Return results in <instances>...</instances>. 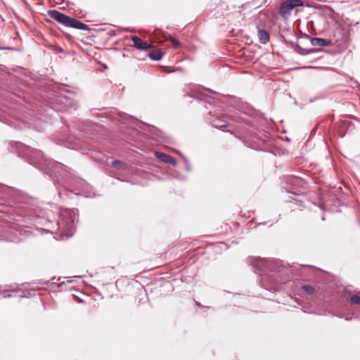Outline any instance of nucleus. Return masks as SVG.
I'll list each match as a JSON object with an SVG mask.
<instances>
[{
	"mask_svg": "<svg viewBox=\"0 0 360 360\" xmlns=\"http://www.w3.org/2000/svg\"><path fill=\"white\" fill-rule=\"evenodd\" d=\"M112 165L120 170H124L126 168L125 164L120 160L112 161Z\"/></svg>",
	"mask_w": 360,
	"mask_h": 360,
	"instance_id": "1a4fd4ad",
	"label": "nucleus"
},
{
	"mask_svg": "<svg viewBox=\"0 0 360 360\" xmlns=\"http://www.w3.org/2000/svg\"><path fill=\"white\" fill-rule=\"evenodd\" d=\"M68 27L75 28L80 30H89L87 25L71 17Z\"/></svg>",
	"mask_w": 360,
	"mask_h": 360,
	"instance_id": "39448f33",
	"label": "nucleus"
},
{
	"mask_svg": "<svg viewBox=\"0 0 360 360\" xmlns=\"http://www.w3.org/2000/svg\"><path fill=\"white\" fill-rule=\"evenodd\" d=\"M214 127L217 129H221L222 128L224 127H229V124L225 122V121H222V120H217L214 124Z\"/></svg>",
	"mask_w": 360,
	"mask_h": 360,
	"instance_id": "f8f14e48",
	"label": "nucleus"
},
{
	"mask_svg": "<svg viewBox=\"0 0 360 360\" xmlns=\"http://www.w3.org/2000/svg\"><path fill=\"white\" fill-rule=\"evenodd\" d=\"M257 36L259 42L263 44H266L269 42L270 39L269 33L266 30L262 29L258 30Z\"/></svg>",
	"mask_w": 360,
	"mask_h": 360,
	"instance_id": "6e6552de",
	"label": "nucleus"
},
{
	"mask_svg": "<svg viewBox=\"0 0 360 360\" xmlns=\"http://www.w3.org/2000/svg\"><path fill=\"white\" fill-rule=\"evenodd\" d=\"M134 45L135 47L140 50H147L150 48V45L146 42L143 41L140 38L136 36H134L131 38Z\"/></svg>",
	"mask_w": 360,
	"mask_h": 360,
	"instance_id": "0eeeda50",
	"label": "nucleus"
},
{
	"mask_svg": "<svg viewBox=\"0 0 360 360\" xmlns=\"http://www.w3.org/2000/svg\"><path fill=\"white\" fill-rule=\"evenodd\" d=\"M56 226L58 227L59 226V224L58 222L56 224Z\"/></svg>",
	"mask_w": 360,
	"mask_h": 360,
	"instance_id": "6ab92c4d",
	"label": "nucleus"
},
{
	"mask_svg": "<svg viewBox=\"0 0 360 360\" xmlns=\"http://www.w3.org/2000/svg\"><path fill=\"white\" fill-rule=\"evenodd\" d=\"M311 44L314 46H328L332 44L331 39H326L318 37L311 38Z\"/></svg>",
	"mask_w": 360,
	"mask_h": 360,
	"instance_id": "20e7f679",
	"label": "nucleus"
},
{
	"mask_svg": "<svg viewBox=\"0 0 360 360\" xmlns=\"http://www.w3.org/2000/svg\"><path fill=\"white\" fill-rule=\"evenodd\" d=\"M290 5L292 9L302 6L303 5V2L301 0H287Z\"/></svg>",
	"mask_w": 360,
	"mask_h": 360,
	"instance_id": "9d476101",
	"label": "nucleus"
},
{
	"mask_svg": "<svg viewBox=\"0 0 360 360\" xmlns=\"http://www.w3.org/2000/svg\"><path fill=\"white\" fill-rule=\"evenodd\" d=\"M11 297V294H9V293L4 292V293L3 294V297H4V298H8V297Z\"/></svg>",
	"mask_w": 360,
	"mask_h": 360,
	"instance_id": "a211bd4d",
	"label": "nucleus"
},
{
	"mask_svg": "<svg viewBox=\"0 0 360 360\" xmlns=\"http://www.w3.org/2000/svg\"><path fill=\"white\" fill-rule=\"evenodd\" d=\"M44 165H46L47 166H49V164H51V165H54V167H62V166H63L62 165H60V164H59V163H56V162H51V161L48 160H46V159H44Z\"/></svg>",
	"mask_w": 360,
	"mask_h": 360,
	"instance_id": "dca6fc26",
	"label": "nucleus"
},
{
	"mask_svg": "<svg viewBox=\"0 0 360 360\" xmlns=\"http://www.w3.org/2000/svg\"><path fill=\"white\" fill-rule=\"evenodd\" d=\"M302 289L309 295H312L315 292V288L313 286L309 285H303Z\"/></svg>",
	"mask_w": 360,
	"mask_h": 360,
	"instance_id": "4468645a",
	"label": "nucleus"
},
{
	"mask_svg": "<svg viewBox=\"0 0 360 360\" xmlns=\"http://www.w3.org/2000/svg\"><path fill=\"white\" fill-rule=\"evenodd\" d=\"M168 39H169V41L172 42L173 46L174 48H177L180 45V42L179 41V40H177L176 39H175L174 37H172V36H169Z\"/></svg>",
	"mask_w": 360,
	"mask_h": 360,
	"instance_id": "2eb2a0df",
	"label": "nucleus"
},
{
	"mask_svg": "<svg viewBox=\"0 0 360 360\" xmlns=\"http://www.w3.org/2000/svg\"><path fill=\"white\" fill-rule=\"evenodd\" d=\"M253 265L255 266V272L262 277V287L269 290H275L270 285L277 282V279L274 274L269 275V273L281 271V266L279 262L258 257L254 259Z\"/></svg>",
	"mask_w": 360,
	"mask_h": 360,
	"instance_id": "f257e3e1",
	"label": "nucleus"
},
{
	"mask_svg": "<svg viewBox=\"0 0 360 360\" xmlns=\"http://www.w3.org/2000/svg\"><path fill=\"white\" fill-rule=\"evenodd\" d=\"M48 15L52 19H54L57 22L65 25L68 26L70 22V17L62 13L61 12L57 10H50L48 11Z\"/></svg>",
	"mask_w": 360,
	"mask_h": 360,
	"instance_id": "f03ea898",
	"label": "nucleus"
},
{
	"mask_svg": "<svg viewBox=\"0 0 360 360\" xmlns=\"http://www.w3.org/2000/svg\"><path fill=\"white\" fill-rule=\"evenodd\" d=\"M155 156L160 160L165 163H169L173 166L176 165V160L172 156L161 152H156Z\"/></svg>",
	"mask_w": 360,
	"mask_h": 360,
	"instance_id": "7ed1b4c3",
	"label": "nucleus"
},
{
	"mask_svg": "<svg viewBox=\"0 0 360 360\" xmlns=\"http://www.w3.org/2000/svg\"><path fill=\"white\" fill-rule=\"evenodd\" d=\"M314 51V49H311L309 50L302 49V51L300 52L302 54H307L310 53H313Z\"/></svg>",
	"mask_w": 360,
	"mask_h": 360,
	"instance_id": "f3484780",
	"label": "nucleus"
},
{
	"mask_svg": "<svg viewBox=\"0 0 360 360\" xmlns=\"http://www.w3.org/2000/svg\"><path fill=\"white\" fill-rule=\"evenodd\" d=\"M292 9L288 1L283 2L279 8V13L283 18H287Z\"/></svg>",
	"mask_w": 360,
	"mask_h": 360,
	"instance_id": "423d86ee",
	"label": "nucleus"
},
{
	"mask_svg": "<svg viewBox=\"0 0 360 360\" xmlns=\"http://www.w3.org/2000/svg\"><path fill=\"white\" fill-rule=\"evenodd\" d=\"M162 56V55L160 51H154L149 55L150 58L153 60H160Z\"/></svg>",
	"mask_w": 360,
	"mask_h": 360,
	"instance_id": "9b49d317",
	"label": "nucleus"
},
{
	"mask_svg": "<svg viewBox=\"0 0 360 360\" xmlns=\"http://www.w3.org/2000/svg\"><path fill=\"white\" fill-rule=\"evenodd\" d=\"M349 301L354 304L360 305V296L357 295H353L349 297Z\"/></svg>",
	"mask_w": 360,
	"mask_h": 360,
	"instance_id": "ddd939ff",
	"label": "nucleus"
}]
</instances>
